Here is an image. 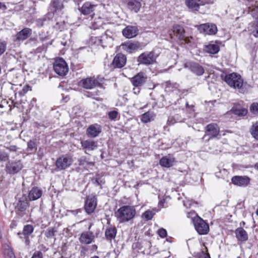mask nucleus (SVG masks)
I'll return each mask as SVG.
<instances>
[{
    "label": "nucleus",
    "mask_w": 258,
    "mask_h": 258,
    "mask_svg": "<svg viewBox=\"0 0 258 258\" xmlns=\"http://www.w3.org/2000/svg\"><path fill=\"white\" fill-rule=\"evenodd\" d=\"M43 257V254L40 251H35L31 258H42Z\"/></svg>",
    "instance_id": "864d4df0"
},
{
    "label": "nucleus",
    "mask_w": 258,
    "mask_h": 258,
    "mask_svg": "<svg viewBox=\"0 0 258 258\" xmlns=\"http://www.w3.org/2000/svg\"><path fill=\"white\" fill-rule=\"evenodd\" d=\"M0 9L6 10L7 9V7L4 4L0 3Z\"/></svg>",
    "instance_id": "e2e57ef3"
},
{
    "label": "nucleus",
    "mask_w": 258,
    "mask_h": 258,
    "mask_svg": "<svg viewBox=\"0 0 258 258\" xmlns=\"http://www.w3.org/2000/svg\"><path fill=\"white\" fill-rule=\"evenodd\" d=\"M73 162V158L70 155H63L57 158L55 163V170L57 172L64 170L70 167Z\"/></svg>",
    "instance_id": "7ed1b4c3"
},
{
    "label": "nucleus",
    "mask_w": 258,
    "mask_h": 258,
    "mask_svg": "<svg viewBox=\"0 0 258 258\" xmlns=\"http://www.w3.org/2000/svg\"><path fill=\"white\" fill-rule=\"evenodd\" d=\"M248 30L255 37H258V21L250 23L248 26Z\"/></svg>",
    "instance_id": "72a5a7b5"
},
{
    "label": "nucleus",
    "mask_w": 258,
    "mask_h": 258,
    "mask_svg": "<svg viewBox=\"0 0 258 258\" xmlns=\"http://www.w3.org/2000/svg\"><path fill=\"white\" fill-rule=\"evenodd\" d=\"M5 255L6 258H15V254L12 249L10 248H9L5 250Z\"/></svg>",
    "instance_id": "49530a36"
},
{
    "label": "nucleus",
    "mask_w": 258,
    "mask_h": 258,
    "mask_svg": "<svg viewBox=\"0 0 258 258\" xmlns=\"http://www.w3.org/2000/svg\"><path fill=\"white\" fill-rule=\"evenodd\" d=\"M172 32L180 40H183L185 43H189V38L184 35V30L180 25H175L173 27Z\"/></svg>",
    "instance_id": "2eb2a0df"
},
{
    "label": "nucleus",
    "mask_w": 258,
    "mask_h": 258,
    "mask_svg": "<svg viewBox=\"0 0 258 258\" xmlns=\"http://www.w3.org/2000/svg\"><path fill=\"white\" fill-rule=\"evenodd\" d=\"M6 148L10 152H17L18 149H19V148L15 145H11L9 147H7Z\"/></svg>",
    "instance_id": "5fc2aeb1"
},
{
    "label": "nucleus",
    "mask_w": 258,
    "mask_h": 258,
    "mask_svg": "<svg viewBox=\"0 0 258 258\" xmlns=\"http://www.w3.org/2000/svg\"><path fill=\"white\" fill-rule=\"evenodd\" d=\"M156 58V57L153 51L146 52L139 55L138 61L140 63L150 64L155 61Z\"/></svg>",
    "instance_id": "6e6552de"
},
{
    "label": "nucleus",
    "mask_w": 258,
    "mask_h": 258,
    "mask_svg": "<svg viewBox=\"0 0 258 258\" xmlns=\"http://www.w3.org/2000/svg\"><path fill=\"white\" fill-rule=\"evenodd\" d=\"M118 114V112L115 110L110 111L108 113L109 117L111 120H115L117 118Z\"/></svg>",
    "instance_id": "09e8293b"
},
{
    "label": "nucleus",
    "mask_w": 258,
    "mask_h": 258,
    "mask_svg": "<svg viewBox=\"0 0 258 258\" xmlns=\"http://www.w3.org/2000/svg\"><path fill=\"white\" fill-rule=\"evenodd\" d=\"M141 87H134L133 91L136 95H138L141 91Z\"/></svg>",
    "instance_id": "13d9d810"
},
{
    "label": "nucleus",
    "mask_w": 258,
    "mask_h": 258,
    "mask_svg": "<svg viewBox=\"0 0 258 258\" xmlns=\"http://www.w3.org/2000/svg\"><path fill=\"white\" fill-rule=\"evenodd\" d=\"M176 160L175 158L171 155L163 157L159 161L160 165L164 167L169 168L174 165Z\"/></svg>",
    "instance_id": "aec40b11"
},
{
    "label": "nucleus",
    "mask_w": 258,
    "mask_h": 258,
    "mask_svg": "<svg viewBox=\"0 0 258 258\" xmlns=\"http://www.w3.org/2000/svg\"><path fill=\"white\" fill-rule=\"evenodd\" d=\"M249 12L252 17L255 19V21H258V7L253 6L251 8H249Z\"/></svg>",
    "instance_id": "58836bf2"
},
{
    "label": "nucleus",
    "mask_w": 258,
    "mask_h": 258,
    "mask_svg": "<svg viewBox=\"0 0 258 258\" xmlns=\"http://www.w3.org/2000/svg\"><path fill=\"white\" fill-rule=\"evenodd\" d=\"M221 43L219 41L211 42L205 47V51L210 54H216L220 50V46Z\"/></svg>",
    "instance_id": "6ab92c4d"
},
{
    "label": "nucleus",
    "mask_w": 258,
    "mask_h": 258,
    "mask_svg": "<svg viewBox=\"0 0 258 258\" xmlns=\"http://www.w3.org/2000/svg\"><path fill=\"white\" fill-rule=\"evenodd\" d=\"M254 168L258 170V162L254 165Z\"/></svg>",
    "instance_id": "774afa93"
},
{
    "label": "nucleus",
    "mask_w": 258,
    "mask_h": 258,
    "mask_svg": "<svg viewBox=\"0 0 258 258\" xmlns=\"http://www.w3.org/2000/svg\"><path fill=\"white\" fill-rule=\"evenodd\" d=\"M51 5L55 11H60L63 8L62 0H52Z\"/></svg>",
    "instance_id": "c9c22d12"
},
{
    "label": "nucleus",
    "mask_w": 258,
    "mask_h": 258,
    "mask_svg": "<svg viewBox=\"0 0 258 258\" xmlns=\"http://www.w3.org/2000/svg\"><path fill=\"white\" fill-rule=\"evenodd\" d=\"M42 194L41 189L37 187H33L29 192L28 198L29 201H35L40 198Z\"/></svg>",
    "instance_id": "a878e982"
},
{
    "label": "nucleus",
    "mask_w": 258,
    "mask_h": 258,
    "mask_svg": "<svg viewBox=\"0 0 258 258\" xmlns=\"http://www.w3.org/2000/svg\"><path fill=\"white\" fill-rule=\"evenodd\" d=\"M236 237L238 240L245 241L248 239L247 232L242 228H238L235 230Z\"/></svg>",
    "instance_id": "c756f323"
},
{
    "label": "nucleus",
    "mask_w": 258,
    "mask_h": 258,
    "mask_svg": "<svg viewBox=\"0 0 258 258\" xmlns=\"http://www.w3.org/2000/svg\"><path fill=\"white\" fill-rule=\"evenodd\" d=\"M127 7L131 10L137 13L141 7V0H127Z\"/></svg>",
    "instance_id": "c85d7f7f"
},
{
    "label": "nucleus",
    "mask_w": 258,
    "mask_h": 258,
    "mask_svg": "<svg viewBox=\"0 0 258 258\" xmlns=\"http://www.w3.org/2000/svg\"><path fill=\"white\" fill-rule=\"evenodd\" d=\"M54 72L59 76H64L69 71V67L65 60L62 58L56 59L53 62Z\"/></svg>",
    "instance_id": "39448f33"
},
{
    "label": "nucleus",
    "mask_w": 258,
    "mask_h": 258,
    "mask_svg": "<svg viewBox=\"0 0 258 258\" xmlns=\"http://www.w3.org/2000/svg\"><path fill=\"white\" fill-rule=\"evenodd\" d=\"M184 67L188 69L192 73L198 76H202L205 72L204 68L195 62L187 61L184 63Z\"/></svg>",
    "instance_id": "1a4fd4ad"
},
{
    "label": "nucleus",
    "mask_w": 258,
    "mask_h": 258,
    "mask_svg": "<svg viewBox=\"0 0 258 258\" xmlns=\"http://www.w3.org/2000/svg\"><path fill=\"white\" fill-rule=\"evenodd\" d=\"M34 227L32 225L28 224L23 228L22 234L26 237H28L33 232Z\"/></svg>",
    "instance_id": "e433bc0d"
},
{
    "label": "nucleus",
    "mask_w": 258,
    "mask_h": 258,
    "mask_svg": "<svg viewBox=\"0 0 258 258\" xmlns=\"http://www.w3.org/2000/svg\"><path fill=\"white\" fill-rule=\"evenodd\" d=\"M194 216H196L194 219V226L199 234H206L209 231V225L206 223L201 218H200L196 213H192Z\"/></svg>",
    "instance_id": "20e7f679"
},
{
    "label": "nucleus",
    "mask_w": 258,
    "mask_h": 258,
    "mask_svg": "<svg viewBox=\"0 0 258 258\" xmlns=\"http://www.w3.org/2000/svg\"><path fill=\"white\" fill-rule=\"evenodd\" d=\"M220 133V128L218 124L216 123H210L205 127V135L204 139L207 136L209 137L208 140L211 139L216 138Z\"/></svg>",
    "instance_id": "0eeeda50"
},
{
    "label": "nucleus",
    "mask_w": 258,
    "mask_h": 258,
    "mask_svg": "<svg viewBox=\"0 0 258 258\" xmlns=\"http://www.w3.org/2000/svg\"><path fill=\"white\" fill-rule=\"evenodd\" d=\"M232 182L239 186H246L249 182V178L247 176H235L232 177Z\"/></svg>",
    "instance_id": "393cba45"
},
{
    "label": "nucleus",
    "mask_w": 258,
    "mask_h": 258,
    "mask_svg": "<svg viewBox=\"0 0 258 258\" xmlns=\"http://www.w3.org/2000/svg\"><path fill=\"white\" fill-rule=\"evenodd\" d=\"M147 77L142 72H140L131 78V81L134 87H142L146 82Z\"/></svg>",
    "instance_id": "4468645a"
},
{
    "label": "nucleus",
    "mask_w": 258,
    "mask_h": 258,
    "mask_svg": "<svg viewBox=\"0 0 258 258\" xmlns=\"http://www.w3.org/2000/svg\"><path fill=\"white\" fill-rule=\"evenodd\" d=\"M122 32L126 38H132L137 35L138 29L136 26H128L123 29Z\"/></svg>",
    "instance_id": "412c9836"
},
{
    "label": "nucleus",
    "mask_w": 258,
    "mask_h": 258,
    "mask_svg": "<svg viewBox=\"0 0 258 258\" xmlns=\"http://www.w3.org/2000/svg\"><path fill=\"white\" fill-rule=\"evenodd\" d=\"M79 85L86 89H91L99 85V83L95 77H88L81 80Z\"/></svg>",
    "instance_id": "9b49d317"
},
{
    "label": "nucleus",
    "mask_w": 258,
    "mask_h": 258,
    "mask_svg": "<svg viewBox=\"0 0 258 258\" xmlns=\"http://www.w3.org/2000/svg\"><path fill=\"white\" fill-rule=\"evenodd\" d=\"M158 234L162 238H164L167 235V231L164 228H160L158 230Z\"/></svg>",
    "instance_id": "8fccbe9b"
},
{
    "label": "nucleus",
    "mask_w": 258,
    "mask_h": 258,
    "mask_svg": "<svg viewBox=\"0 0 258 258\" xmlns=\"http://www.w3.org/2000/svg\"><path fill=\"white\" fill-rule=\"evenodd\" d=\"M192 213H196L193 211H190L189 212H187V218L191 219V220L194 224V219H196V216H193L194 215L192 214Z\"/></svg>",
    "instance_id": "6e6d98bb"
},
{
    "label": "nucleus",
    "mask_w": 258,
    "mask_h": 258,
    "mask_svg": "<svg viewBox=\"0 0 258 258\" xmlns=\"http://www.w3.org/2000/svg\"><path fill=\"white\" fill-rule=\"evenodd\" d=\"M6 49V43L5 42L0 41V55L5 51Z\"/></svg>",
    "instance_id": "3c124183"
},
{
    "label": "nucleus",
    "mask_w": 258,
    "mask_h": 258,
    "mask_svg": "<svg viewBox=\"0 0 258 258\" xmlns=\"http://www.w3.org/2000/svg\"><path fill=\"white\" fill-rule=\"evenodd\" d=\"M117 233V229L114 226L108 225L106 227L105 231V236L106 240L110 242L114 239Z\"/></svg>",
    "instance_id": "b1692460"
},
{
    "label": "nucleus",
    "mask_w": 258,
    "mask_h": 258,
    "mask_svg": "<svg viewBox=\"0 0 258 258\" xmlns=\"http://www.w3.org/2000/svg\"><path fill=\"white\" fill-rule=\"evenodd\" d=\"M158 211V210L156 208L147 210L142 214V218L147 221L151 220Z\"/></svg>",
    "instance_id": "f704fd0d"
},
{
    "label": "nucleus",
    "mask_w": 258,
    "mask_h": 258,
    "mask_svg": "<svg viewBox=\"0 0 258 258\" xmlns=\"http://www.w3.org/2000/svg\"><path fill=\"white\" fill-rule=\"evenodd\" d=\"M28 149L32 151L35 147V143L34 141L30 140L27 143Z\"/></svg>",
    "instance_id": "603ef678"
},
{
    "label": "nucleus",
    "mask_w": 258,
    "mask_h": 258,
    "mask_svg": "<svg viewBox=\"0 0 258 258\" xmlns=\"http://www.w3.org/2000/svg\"><path fill=\"white\" fill-rule=\"evenodd\" d=\"M56 232V230H55L53 228H48L45 232V235L47 238H52L55 236V233Z\"/></svg>",
    "instance_id": "79ce46f5"
},
{
    "label": "nucleus",
    "mask_w": 258,
    "mask_h": 258,
    "mask_svg": "<svg viewBox=\"0 0 258 258\" xmlns=\"http://www.w3.org/2000/svg\"><path fill=\"white\" fill-rule=\"evenodd\" d=\"M96 6V5L87 2H85L79 10L84 15H92V14H94Z\"/></svg>",
    "instance_id": "a211bd4d"
},
{
    "label": "nucleus",
    "mask_w": 258,
    "mask_h": 258,
    "mask_svg": "<svg viewBox=\"0 0 258 258\" xmlns=\"http://www.w3.org/2000/svg\"><path fill=\"white\" fill-rule=\"evenodd\" d=\"M82 147L88 151H93L97 147V143L92 140H85L82 141Z\"/></svg>",
    "instance_id": "cd10ccee"
},
{
    "label": "nucleus",
    "mask_w": 258,
    "mask_h": 258,
    "mask_svg": "<svg viewBox=\"0 0 258 258\" xmlns=\"http://www.w3.org/2000/svg\"><path fill=\"white\" fill-rule=\"evenodd\" d=\"M156 114L152 111H149L142 114L141 120L144 123H148L153 120Z\"/></svg>",
    "instance_id": "2f4dec72"
},
{
    "label": "nucleus",
    "mask_w": 258,
    "mask_h": 258,
    "mask_svg": "<svg viewBox=\"0 0 258 258\" xmlns=\"http://www.w3.org/2000/svg\"><path fill=\"white\" fill-rule=\"evenodd\" d=\"M97 206V200L95 197H88L85 204V210L88 214L92 213Z\"/></svg>",
    "instance_id": "dca6fc26"
},
{
    "label": "nucleus",
    "mask_w": 258,
    "mask_h": 258,
    "mask_svg": "<svg viewBox=\"0 0 258 258\" xmlns=\"http://www.w3.org/2000/svg\"><path fill=\"white\" fill-rule=\"evenodd\" d=\"M102 131L100 125L95 123L89 126L87 130V135L88 137L94 138L97 137Z\"/></svg>",
    "instance_id": "f3484780"
},
{
    "label": "nucleus",
    "mask_w": 258,
    "mask_h": 258,
    "mask_svg": "<svg viewBox=\"0 0 258 258\" xmlns=\"http://www.w3.org/2000/svg\"><path fill=\"white\" fill-rule=\"evenodd\" d=\"M126 56L121 53L117 54L113 59L112 65L115 68H121L126 63Z\"/></svg>",
    "instance_id": "5701e85b"
},
{
    "label": "nucleus",
    "mask_w": 258,
    "mask_h": 258,
    "mask_svg": "<svg viewBox=\"0 0 258 258\" xmlns=\"http://www.w3.org/2000/svg\"><path fill=\"white\" fill-rule=\"evenodd\" d=\"M123 49L129 53L137 50L140 47V44L138 43H126L122 45Z\"/></svg>",
    "instance_id": "7c9ffc66"
},
{
    "label": "nucleus",
    "mask_w": 258,
    "mask_h": 258,
    "mask_svg": "<svg viewBox=\"0 0 258 258\" xmlns=\"http://www.w3.org/2000/svg\"><path fill=\"white\" fill-rule=\"evenodd\" d=\"M136 211L134 207L123 206L115 212V216L120 223L128 222L135 217Z\"/></svg>",
    "instance_id": "f257e3e1"
},
{
    "label": "nucleus",
    "mask_w": 258,
    "mask_h": 258,
    "mask_svg": "<svg viewBox=\"0 0 258 258\" xmlns=\"http://www.w3.org/2000/svg\"><path fill=\"white\" fill-rule=\"evenodd\" d=\"M98 236L97 233L95 235L90 231L83 232L79 238L80 242L84 244H89L94 240L95 237Z\"/></svg>",
    "instance_id": "ddd939ff"
},
{
    "label": "nucleus",
    "mask_w": 258,
    "mask_h": 258,
    "mask_svg": "<svg viewBox=\"0 0 258 258\" xmlns=\"http://www.w3.org/2000/svg\"><path fill=\"white\" fill-rule=\"evenodd\" d=\"M100 43H101V45H102L103 47L106 46L107 44L110 43V42H107L106 38H105V40H103V41H101V39H100Z\"/></svg>",
    "instance_id": "680f3d73"
},
{
    "label": "nucleus",
    "mask_w": 258,
    "mask_h": 258,
    "mask_svg": "<svg viewBox=\"0 0 258 258\" xmlns=\"http://www.w3.org/2000/svg\"><path fill=\"white\" fill-rule=\"evenodd\" d=\"M111 34L112 33L110 31H106L105 33L101 36V41H103L105 40V38H106L107 42H112L113 38Z\"/></svg>",
    "instance_id": "a19ab883"
},
{
    "label": "nucleus",
    "mask_w": 258,
    "mask_h": 258,
    "mask_svg": "<svg viewBox=\"0 0 258 258\" xmlns=\"http://www.w3.org/2000/svg\"><path fill=\"white\" fill-rule=\"evenodd\" d=\"M198 29L201 33L205 35H214L217 32V28L215 24L205 23L198 26Z\"/></svg>",
    "instance_id": "9d476101"
},
{
    "label": "nucleus",
    "mask_w": 258,
    "mask_h": 258,
    "mask_svg": "<svg viewBox=\"0 0 258 258\" xmlns=\"http://www.w3.org/2000/svg\"><path fill=\"white\" fill-rule=\"evenodd\" d=\"M101 182V181H100V179L99 178H96V179L95 180V183H96L98 185H99L101 184V183H100Z\"/></svg>",
    "instance_id": "69168bd1"
},
{
    "label": "nucleus",
    "mask_w": 258,
    "mask_h": 258,
    "mask_svg": "<svg viewBox=\"0 0 258 258\" xmlns=\"http://www.w3.org/2000/svg\"><path fill=\"white\" fill-rule=\"evenodd\" d=\"M233 113L238 116H245L247 113V110L244 108H235L233 109Z\"/></svg>",
    "instance_id": "ea45409f"
},
{
    "label": "nucleus",
    "mask_w": 258,
    "mask_h": 258,
    "mask_svg": "<svg viewBox=\"0 0 258 258\" xmlns=\"http://www.w3.org/2000/svg\"><path fill=\"white\" fill-rule=\"evenodd\" d=\"M8 102L6 100H4L3 102H2V104H0V107H4V104H7Z\"/></svg>",
    "instance_id": "338daca9"
},
{
    "label": "nucleus",
    "mask_w": 258,
    "mask_h": 258,
    "mask_svg": "<svg viewBox=\"0 0 258 258\" xmlns=\"http://www.w3.org/2000/svg\"><path fill=\"white\" fill-rule=\"evenodd\" d=\"M9 159L8 153L0 150V162H6Z\"/></svg>",
    "instance_id": "37998d69"
},
{
    "label": "nucleus",
    "mask_w": 258,
    "mask_h": 258,
    "mask_svg": "<svg viewBox=\"0 0 258 258\" xmlns=\"http://www.w3.org/2000/svg\"><path fill=\"white\" fill-rule=\"evenodd\" d=\"M30 86L27 85H26L24 86L22 90L19 91V94L21 96H24L25 94H26L28 92Z\"/></svg>",
    "instance_id": "de8ad7c7"
},
{
    "label": "nucleus",
    "mask_w": 258,
    "mask_h": 258,
    "mask_svg": "<svg viewBox=\"0 0 258 258\" xmlns=\"http://www.w3.org/2000/svg\"><path fill=\"white\" fill-rule=\"evenodd\" d=\"M209 3L208 0H185L186 7L191 11H198L201 6Z\"/></svg>",
    "instance_id": "f8f14e48"
},
{
    "label": "nucleus",
    "mask_w": 258,
    "mask_h": 258,
    "mask_svg": "<svg viewBox=\"0 0 258 258\" xmlns=\"http://www.w3.org/2000/svg\"><path fill=\"white\" fill-rule=\"evenodd\" d=\"M174 122L172 121V119L171 118H169L167 120V123L168 125H172L174 124Z\"/></svg>",
    "instance_id": "0e129e2a"
},
{
    "label": "nucleus",
    "mask_w": 258,
    "mask_h": 258,
    "mask_svg": "<svg viewBox=\"0 0 258 258\" xmlns=\"http://www.w3.org/2000/svg\"><path fill=\"white\" fill-rule=\"evenodd\" d=\"M23 168V164L20 160L8 161L6 164V172L10 174H14L19 172Z\"/></svg>",
    "instance_id": "423d86ee"
},
{
    "label": "nucleus",
    "mask_w": 258,
    "mask_h": 258,
    "mask_svg": "<svg viewBox=\"0 0 258 258\" xmlns=\"http://www.w3.org/2000/svg\"><path fill=\"white\" fill-rule=\"evenodd\" d=\"M250 132L252 137L258 140V122H256L252 124Z\"/></svg>",
    "instance_id": "4c0bfd02"
},
{
    "label": "nucleus",
    "mask_w": 258,
    "mask_h": 258,
    "mask_svg": "<svg viewBox=\"0 0 258 258\" xmlns=\"http://www.w3.org/2000/svg\"><path fill=\"white\" fill-rule=\"evenodd\" d=\"M27 196L25 195L20 198L16 206V210L20 212H24L28 207Z\"/></svg>",
    "instance_id": "4be33fe9"
},
{
    "label": "nucleus",
    "mask_w": 258,
    "mask_h": 258,
    "mask_svg": "<svg viewBox=\"0 0 258 258\" xmlns=\"http://www.w3.org/2000/svg\"><path fill=\"white\" fill-rule=\"evenodd\" d=\"M45 20L38 19L36 21L37 25L38 27H41L44 25Z\"/></svg>",
    "instance_id": "bf43d9fd"
},
{
    "label": "nucleus",
    "mask_w": 258,
    "mask_h": 258,
    "mask_svg": "<svg viewBox=\"0 0 258 258\" xmlns=\"http://www.w3.org/2000/svg\"><path fill=\"white\" fill-rule=\"evenodd\" d=\"M78 162L79 166H83L87 170L91 166H94V162L88 161L86 157H81L78 160Z\"/></svg>",
    "instance_id": "473e14b6"
},
{
    "label": "nucleus",
    "mask_w": 258,
    "mask_h": 258,
    "mask_svg": "<svg viewBox=\"0 0 258 258\" xmlns=\"http://www.w3.org/2000/svg\"><path fill=\"white\" fill-rule=\"evenodd\" d=\"M39 38L41 42H43L47 39V37L42 34L39 35Z\"/></svg>",
    "instance_id": "052dcab7"
},
{
    "label": "nucleus",
    "mask_w": 258,
    "mask_h": 258,
    "mask_svg": "<svg viewBox=\"0 0 258 258\" xmlns=\"http://www.w3.org/2000/svg\"><path fill=\"white\" fill-rule=\"evenodd\" d=\"M159 201L158 203V207L160 209H161L164 207V205L165 203H167L168 201L170 199V198L168 196H167L163 199H161L160 196H159Z\"/></svg>",
    "instance_id": "a18cd8bd"
},
{
    "label": "nucleus",
    "mask_w": 258,
    "mask_h": 258,
    "mask_svg": "<svg viewBox=\"0 0 258 258\" xmlns=\"http://www.w3.org/2000/svg\"><path fill=\"white\" fill-rule=\"evenodd\" d=\"M224 80L230 87L238 89L239 92H245V85H243V80L239 75L235 73L228 74L225 75Z\"/></svg>",
    "instance_id": "f03ea898"
},
{
    "label": "nucleus",
    "mask_w": 258,
    "mask_h": 258,
    "mask_svg": "<svg viewBox=\"0 0 258 258\" xmlns=\"http://www.w3.org/2000/svg\"><path fill=\"white\" fill-rule=\"evenodd\" d=\"M32 30L29 28H25L19 32L16 35V39L18 41L26 40L31 34Z\"/></svg>",
    "instance_id": "bb28decb"
},
{
    "label": "nucleus",
    "mask_w": 258,
    "mask_h": 258,
    "mask_svg": "<svg viewBox=\"0 0 258 258\" xmlns=\"http://www.w3.org/2000/svg\"><path fill=\"white\" fill-rule=\"evenodd\" d=\"M250 111L253 114H258V103L256 102L252 103L249 107Z\"/></svg>",
    "instance_id": "c03bdc74"
},
{
    "label": "nucleus",
    "mask_w": 258,
    "mask_h": 258,
    "mask_svg": "<svg viewBox=\"0 0 258 258\" xmlns=\"http://www.w3.org/2000/svg\"><path fill=\"white\" fill-rule=\"evenodd\" d=\"M194 203H193L191 201L187 200L186 201L183 202V205L187 207V208H190L191 206L194 205Z\"/></svg>",
    "instance_id": "4d7b16f0"
}]
</instances>
